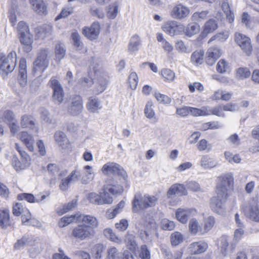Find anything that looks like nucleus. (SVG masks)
I'll use <instances>...</instances> for the list:
<instances>
[{"mask_svg": "<svg viewBox=\"0 0 259 259\" xmlns=\"http://www.w3.org/2000/svg\"><path fill=\"white\" fill-rule=\"evenodd\" d=\"M113 195V184L112 181L105 185L98 195L95 193H91L88 195V198L90 201L96 204L103 203L111 204L112 203Z\"/></svg>", "mask_w": 259, "mask_h": 259, "instance_id": "1", "label": "nucleus"}, {"mask_svg": "<svg viewBox=\"0 0 259 259\" xmlns=\"http://www.w3.org/2000/svg\"><path fill=\"white\" fill-rule=\"evenodd\" d=\"M216 193L219 196H228V192L231 190L234 185V178L232 174L222 175L218 178Z\"/></svg>", "mask_w": 259, "mask_h": 259, "instance_id": "2", "label": "nucleus"}, {"mask_svg": "<svg viewBox=\"0 0 259 259\" xmlns=\"http://www.w3.org/2000/svg\"><path fill=\"white\" fill-rule=\"evenodd\" d=\"M126 172L122 166L114 163V181L116 180V185L114 184V195L120 194L123 191V186L127 182Z\"/></svg>", "mask_w": 259, "mask_h": 259, "instance_id": "3", "label": "nucleus"}, {"mask_svg": "<svg viewBox=\"0 0 259 259\" xmlns=\"http://www.w3.org/2000/svg\"><path fill=\"white\" fill-rule=\"evenodd\" d=\"M48 85L53 91L52 96L53 102L58 105L61 104L64 100V92L59 80L55 77H52L49 81Z\"/></svg>", "mask_w": 259, "mask_h": 259, "instance_id": "4", "label": "nucleus"}, {"mask_svg": "<svg viewBox=\"0 0 259 259\" xmlns=\"http://www.w3.org/2000/svg\"><path fill=\"white\" fill-rule=\"evenodd\" d=\"M49 51L48 49H43L38 53V56L33 63V71L34 72H42L49 64Z\"/></svg>", "mask_w": 259, "mask_h": 259, "instance_id": "5", "label": "nucleus"}, {"mask_svg": "<svg viewBox=\"0 0 259 259\" xmlns=\"http://www.w3.org/2000/svg\"><path fill=\"white\" fill-rule=\"evenodd\" d=\"M83 100L79 95H73L70 97L67 107L68 113L72 116H77L83 110Z\"/></svg>", "mask_w": 259, "mask_h": 259, "instance_id": "6", "label": "nucleus"}, {"mask_svg": "<svg viewBox=\"0 0 259 259\" xmlns=\"http://www.w3.org/2000/svg\"><path fill=\"white\" fill-rule=\"evenodd\" d=\"M243 211L247 218L259 223V205L256 199H251L244 207Z\"/></svg>", "mask_w": 259, "mask_h": 259, "instance_id": "7", "label": "nucleus"}, {"mask_svg": "<svg viewBox=\"0 0 259 259\" xmlns=\"http://www.w3.org/2000/svg\"><path fill=\"white\" fill-rule=\"evenodd\" d=\"M16 65V54L15 52H10L6 58H0V69L8 73L12 72Z\"/></svg>", "mask_w": 259, "mask_h": 259, "instance_id": "8", "label": "nucleus"}, {"mask_svg": "<svg viewBox=\"0 0 259 259\" xmlns=\"http://www.w3.org/2000/svg\"><path fill=\"white\" fill-rule=\"evenodd\" d=\"M217 245L221 253L224 256H227L229 252L233 253L236 246V243L231 242L229 244V238L225 235L218 239Z\"/></svg>", "mask_w": 259, "mask_h": 259, "instance_id": "9", "label": "nucleus"}, {"mask_svg": "<svg viewBox=\"0 0 259 259\" xmlns=\"http://www.w3.org/2000/svg\"><path fill=\"white\" fill-rule=\"evenodd\" d=\"M94 233V229L89 226L80 225L73 229L72 235L77 239L83 240L91 238Z\"/></svg>", "mask_w": 259, "mask_h": 259, "instance_id": "10", "label": "nucleus"}, {"mask_svg": "<svg viewBox=\"0 0 259 259\" xmlns=\"http://www.w3.org/2000/svg\"><path fill=\"white\" fill-rule=\"evenodd\" d=\"M236 42L241 47L247 55L251 54L252 50L251 41L249 37L240 33H236L235 35Z\"/></svg>", "mask_w": 259, "mask_h": 259, "instance_id": "11", "label": "nucleus"}, {"mask_svg": "<svg viewBox=\"0 0 259 259\" xmlns=\"http://www.w3.org/2000/svg\"><path fill=\"white\" fill-rule=\"evenodd\" d=\"M197 211L194 208H179L176 211V218L181 223H187L188 219L195 215Z\"/></svg>", "mask_w": 259, "mask_h": 259, "instance_id": "12", "label": "nucleus"}, {"mask_svg": "<svg viewBox=\"0 0 259 259\" xmlns=\"http://www.w3.org/2000/svg\"><path fill=\"white\" fill-rule=\"evenodd\" d=\"M100 31V25L98 22H94L90 27H85L82 29V34L91 40L98 38Z\"/></svg>", "mask_w": 259, "mask_h": 259, "instance_id": "13", "label": "nucleus"}, {"mask_svg": "<svg viewBox=\"0 0 259 259\" xmlns=\"http://www.w3.org/2000/svg\"><path fill=\"white\" fill-rule=\"evenodd\" d=\"M228 197V196H219L217 194L216 196L212 197L210 202L211 209L216 213H220L224 209Z\"/></svg>", "mask_w": 259, "mask_h": 259, "instance_id": "14", "label": "nucleus"}, {"mask_svg": "<svg viewBox=\"0 0 259 259\" xmlns=\"http://www.w3.org/2000/svg\"><path fill=\"white\" fill-rule=\"evenodd\" d=\"M190 12L188 7L180 4L173 8L170 14L171 16L175 19H183L189 15Z\"/></svg>", "mask_w": 259, "mask_h": 259, "instance_id": "15", "label": "nucleus"}, {"mask_svg": "<svg viewBox=\"0 0 259 259\" xmlns=\"http://www.w3.org/2000/svg\"><path fill=\"white\" fill-rule=\"evenodd\" d=\"M146 208L147 206L144 196H143L141 194H136L132 201V211L134 213H139Z\"/></svg>", "mask_w": 259, "mask_h": 259, "instance_id": "16", "label": "nucleus"}, {"mask_svg": "<svg viewBox=\"0 0 259 259\" xmlns=\"http://www.w3.org/2000/svg\"><path fill=\"white\" fill-rule=\"evenodd\" d=\"M208 248L207 243L203 241H199L192 243L188 248L190 253L193 254H200L204 252Z\"/></svg>", "mask_w": 259, "mask_h": 259, "instance_id": "17", "label": "nucleus"}, {"mask_svg": "<svg viewBox=\"0 0 259 259\" xmlns=\"http://www.w3.org/2000/svg\"><path fill=\"white\" fill-rule=\"evenodd\" d=\"M19 82L22 87H24L27 83V75L26 71V61L24 58L20 60L19 66Z\"/></svg>", "mask_w": 259, "mask_h": 259, "instance_id": "18", "label": "nucleus"}, {"mask_svg": "<svg viewBox=\"0 0 259 259\" xmlns=\"http://www.w3.org/2000/svg\"><path fill=\"white\" fill-rule=\"evenodd\" d=\"M19 38L21 43L23 45V49L25 52L28 53L32 50L31 44L33 42V35L30 32H22L19 35Z\"/></svg>", "mask_w": 259, "mask_h": 259, "instance_id": "19", "label": "nucleus"}, {"mask_svg": "<svg viewBox=\"0 0 259 259\" xmlns=\"http://www.w3.org/2000/svg\"><path fill=\"white\" fill-rule=\"evenodd\" d=\"M187 192L185 187L183 184H175L172 185L168 189L167 192V196L170 198L175 195H186Z\"/></svg>", "mask_w": 259, "mask_h": 259, "instance_id": "20", "label": "nucleus"}, {"mask_svg": "<svg viewBox=\"0 0 259 259\" xmlns=\"http://www.w3.org/2000/svg\"><path fill=\"white\" fill-rule=\"evenodd\" d=\"M181 27L178 26L176 21H170L165 23L162 26L163 30L170 36H174L180 34Z\"/></svg>", "mask_w": 259, "mask_h": 259, "instance_id": "21", "label": "nucleus"}, {"mask_svg": "<svg viewBox=\"0 0 259 259\" xmlns=\"http://www.w3.org/2000/svg\"><path fill=\"white\" fill-rule=\"evenodd\" d=\"M54 138L55 142L62 149H66L68 146V140L66 135L62 131L55 132Z\"/></svg>", "mask_w": 259, "mask_h": 259, "instance_id": "22", "label": "nucleus"}, {"mask_svg": "<svg viewBox=\"0 0 259 259\" xmlns=\"http://www.w3.org/2000/svg\"><path fill=\"white\" fill-rule=\"evenodd\" d=\"M19 138L30 151H33L34 140L32 136L29 135L27 132H22L19 134Z\"/></svg>", "mask_w": 259, "mask_h": 259, "instance_id": "23", "label": "nucleus"}, {"mask_svg": "<svg viewBox=\"0 0 259 259\" xmlns=\"http://www.w3.org/2000/svg\"><path fill=\"white\" fill-rule=\"evenodd\" d=\"M78 222H82L85 224H89V227L92 228H96L98 226V222L97 219L90 215L78 214L77 219Z\"/></svg>", "mask_w": 259, "mask_h": 259, "instance_id": "24", "label": "nucleus"}, {"mask_svg": "<svg viewBox=\"0 0 259 259\" xmlns=\"http://www.w3.org/2000/svg\"><path fill=\"white\" fill-rule=\"evenodd\" d=\"M101 107V103L98 98L93 97L89 98L87 104V108L90 112H98Z\"/></svg>", "mask_w": 259, "mask_h": 259, "instance_id": "25", "label": "nucleus"}, {"mask_svg": "<svg viewBox=\"0 0 259 259\" xmlns=\"http://www.w3.org/2000/svg\"><path fill=\"white\" fill-rule=\"evenodd\" d=\"M200 164L202 168L207 169L215 167L217 165V162L213 158L208 155H203L200 161Z\"/></svg>", "mask_w": 259, "mask_h": 259, "instance_id": "26", "label": "nucleus"}, {"mask_svg": "<svg viewBox=\"0 0 259 259\" xmlns=\"http://www.w3.org/2000/svg\"><path fill=\"white\" fill-rule=\"evenodd\" d=\"M204 52L203 50L194 51L191 56V62L195 66L201 65L203 62Z\"/></svg>", "mask_w": 259, "mask_h": 259, "instance_id": "27", "label": "nucleus"}, {"mask_svg": "<svg viewBox=\"0 0 259 259\" xmlns=\"http://www.w3.org/2000/svg\"><path fill=\"white\" fill-rule=\"evenodd\" d=\"M11 225L9 210L7 209L0 210V226L6 228Z\"/></svg>", "mask_w": 259, "mask_h": 259, "instance_id": "28", "label": "nucleus"}, {"mask_svg": "<svg viewBox=\"0 0 259 259\" xmlns=\"http://www.w3.org/2000/svg\"><path fill=\"white\" fill-rule=\"evenodd\" d=\"M53 31V27L49 24H44L40 26L38 29L37 33L38 36L41 39H44L47 37L51 35Z\"/></svg>", "mask_w": 259, "mask_h": 259, "instance_id": "29", "label": "nucleus"}, {"mask_svg": "<svg viewBox=\"0 0 259 259\" xmlns=\"http://www.w3.org/2000/svg\"><path fill=\"white\" fill-rule=\"evenodd\" d=\"M141 45V39L139 35L135 34L130 39L128 49L131 52H135L138 51L139 46Z\"/></svg>", "mask_w": 259, "mask_h": 259, "instance_id": "30", "label": "nucleus"}, {"mask_svg": "<svg viewBox=\"0 0 259 259\" xmlns=\"http://www.w3.org/2000/svg\"><path fill=\"white\" fill-rule=\"evenodd\" d=\"M217 28L218 24L217 21L213 19H210L205 22L202 34L206 35L207 34L216 30Z\"/></svg>", "mask_w": 259, "mask_h": 259, "instance_id": "31", "label": "nucleus"}, {"mask_svg": "<svg viewBox=\"0 0 259 259\" xmlns=\"http://www.w3.org/2000/svg\"><path fill=\"white\" fill-rule=\"evenodd\" d=\"M35 240H33L32 238L23 237L14 244V247L16 249H20L21 247L25 245H34Z\"/></svg>", "mask_w": 259, "mask_h": 259, "instance_id": "32", "label": "nucleus"}, {"mask_svg": "<svg viewBox=\"0 0 259 259\" xmlns=\"http://www.w3.org/2000/svg\"><path fill=\"white\" fill-rule=\"evenodd\" d=\"M92 168V167L90 165H86L84 167V169L85 170V171L84 175L81 179L82 184H88L94 179V174L91 170Z\"/></svg>", "mask_w": 259, "mask_h": 259, "instance_id": "33", "label": "nucleus"}, {"mask_svg": "<svg viewBox=\"0 0 259 259\" xmlns=\"http://www.w3.org/2000/svg\"><path fill=\"white\" fill-rule=\"evenodd\" d=\"M222 8L225 13L227 19L228 20L229 22L230 23L233 22L234 16L231 10L228 0H223L222 4Z\"/></svg>", "mask_w": 259, "mask_h": 259, "instance_id": "34", "label": "nucleus"}, {"mask_svg": "<svg viewBox=\"0 0 259 259\" xmlns=\"http://www.w3.org/2000/svg\"><path fill=\"white\" fill-rule=\"evenodd\" d=\"M20 124L23 128H32L35 124V119L31 115H24L21 117Z\"/></svg>", "mask_w": 259, "mask_h": 259, "instance_id": "35", "label": "nucleus"}, {"mask_svg": "<svg viewBox=\"0 0 259 259\" xmlns=\"http://www.w3.org/2000/svg\"><path fill=\"white\" fill-rule=\"evenodd\" d=\"M200 31V26L196 23L189 24L185 29V33L188 36H192Z\"/></svg>", "mask_w": 259, "mask_h": 259, "instance_id": "36", "label": "nucleus"}, {"mask_svg": "<svg viewBox=\"0 0 259 259\" xmlns=\"http://www.w3.org/2000/svg\"><path fill=\"white\" fill-rule=\"evenodd\" d=\"M77 217L78 214L63 217L59 222V227L63 228L72 222H78V221H77Z\"/></svg>", "mask_w": 259, "mask_h": 259, "instance_id": "37", "label": "nucleus"}, {"mask_svg": "<svg viewBox=\"0 0 259 259\" xmlns=\"http://www.w3.org/2000/svg\"><path fill=\"white\" fill-rule=\"evenodd\" d=\"M32 9L37 13L42 15L46 14L47 12V6L43 1L30 4Z\"/></svg>", "mask_w": 259, "mask_h": 259, "instance_id": "38", "label": "nucleus"}, {"mask_svg": "<svg viewBox=\"0 0 259 259\" xmlns=\"http://www.w3.org/2000/svg\"><path fill=\"white\" fill-rule=\"evenodd\" d=\"M153 103L151 101H148L145 106V108L144 109V114L145 116L149 119L154 118L155 119L154 121L155 122H157V120L156 119L155 117V112L153 108Z\"/></svg>", "mask_w": 259, "mask_h": 259, "instance_id": "39", "label": "nucleus"}, {"mask_svg": "<svg viewBox=\"0 0 259 259\" xmlns=\"http://www.w3.org/2000/svg\"><path fill=\"white\" fill-rule=\"evenodd\" d=\"M125 242L127 247L133 252H134L137 247L135 236L132 234H128L125 236Z\"/></svg>", "mask_w": 259, "mask_h": 259, "instance_id": "40", "label": "nucleus"}, {"mask_svg": "<svg viewBox=\"0 0 259 259\" xmlns=\"http://www.w3.org/2000/svg\"><path fill=\"white\" fill-rule=\"evenodd\" d=\"M189 229L190 232L193 235H196L198 232L199 230L201 229L199 222L196 219L192 218L190 220Z\"/></svg>", "mask_w": 259, "mask_h": 259, "instance_id": "41", "label": "nucleus"}, {"mask_svg": "<svg viewBox=\"0 0 259 259\" xmlns=\"http://www.w3.org/2000/svg\"><path fill=\"white\" fill-rule=\"evenodd\" d=\"M71 38L74 46L78 50H81L83 48V43L80 40L81 38L79 33L76 31L73 32L71 34Z\"/></svg>", "mask_w": 259, "mask_h": 259, "instance_id": "42", "label": "nucleus"}, {"mask_svg": "<svg viewBox=\"0 0 259 259\" xmlns=\"http://www.w3.org/2000/svg\"><path fill=\"white\" fill-rule=\"evenodd\" d=\"M55 53L57 60L60 61L64 57L66 53L64 45L62 44H57L55 47Z\"/></svg>", "mask_w": 259, "mask_h": 259, "instance_id": "43", "label": "nucleus"}, {"mask_svg": "<svg viewBox=\"0 0 259 259\" xmlns=\"http://www.w3.org/2000/svg\"><path fill=\"white\" fill-rule=\"evenodd\" d=\"M183 241V235L179 232H175L170 236V241L172 246H177L182 243Z\"/></svg>", "mask_w": 259, "mask_h": 259, "instance_id": "44", "label": "nucleus"}, {"mask_svg": "<svg viewBox=\"0 0 259 259\" xmlns=\"http://www.w3.org/2000/svg\"><path fill=\"white\" fill-rule=\"evenodd\" d=\"M154 97L156 100L161 104H169L171 102V99L168 96L161 94L159 92H155Z\"/></svg>", "mask_w": 259, "mask_h": 259, "instance_id": "45", "label": "nucleus"}, {"mask_svg": "<svg viewBox=\"0 0 259 259\" xmlns=\"http://www.w3.org/2000/svg\"><path fill=\"white\" fill-rule=\"evenodd\" d=\"M250 72L246 67H240L236 70V76L240 79H243L249 77Z\"/></svg>", "mask_w": 259, "mask_h": 259, "instance_id": "46", "label": "nucleus"}, {"mask_svg": "<svg viewBox=\"0 0 259 259\" xmlns=\"http://www.w3.org/2000/svg\"><path fill=\"white\" fill-rule=\"evenodd\" d=\"M223 111V106L218 105L208 111L207 110V113H210V115L212 114L219 117H224L225 116V114Z\"/></svg>", "mask_w": 259, "mask_h": 259, "instance_id": "47", "label": "nucleus"}, {"mask_svg": "<svg viewBox=\"0 0 259 259\" xmlns=\"http://www.w3.org/2000/svg\"><path fill=\"white\" fill-rule=\"evenodd\" d=\"M190 113L194 116L210 115V113H207V110L205 109H198L191 107H190Z\"/></svg>", "mask_w": 259, "mask_h": 259, "instance_id": "48", "label": "nucleus"}, {"mask_svg": "<svg viewBox=\"0 0 259 259\" xmlns=\"http://www.w3.org/2000/svg\"><path fill=\"white\" fill-rule=\"evenodd\" d=\"M161 227L163 230L171 231L175 228V224L174 222L164 219L161 222Z\"/></svg>", "mask_w": 259, "mask_h": 259, "instance_id": "49", "label": "nucleus"}, {"mask_svg": "<svg viewBox=\"0 0 259 259\" xmlns=\"http://www.w3.org/2000/svg\"><path fill=\"white\" fill-rule=\"evenodd\" d=\"M104 175L109 176L113 174V163L108 162L105 164L101 168Z\"/></svg>", "mask_w": 259, "mask_h": 259, "instance_id": "50", "label": "nucleus"}, {"mask_svg": "<svg viewBox=\"0 0 259 259\" xmlns=\"http://www.w3.org/2000/svg\"><path fill=\"white\" fill-rule=\"evenodd\" d=\"M161 75L167 81H171L175 78V73L169 69H163L161 70Z\"/></svg>", "mask_w": 259, "mask_h": 259, "instance_id": "51", "label": "nucleus"}, {"mask_svg": "<svg viewBox=\"0 0 259 259\" xmlns=\"http://www.w3.org/2000/svg\"><path fill=\"white\" fill-rule=\"evenodd\" d=\"M215 224V219L213 217L209 216L204 221V229L206 232L209 231Z\"/></svg>", "mask_w": 259, "mask_h": 259, "instance_id": "52", "label": "nucleus"}, {"mask_svg": "<svg viewBox=\"0 0 259 259\" xmlns=\"http://www.w3.org/2000/svg\"><path fill=\"white\" fill-rule=\"evenodd\" d=\"M228 68L227 62L224 59H221L218 62L216 69L218 72L224 73L227 71Z\"/></svg>", "mask_w": 259, "mask_h": 259, "instance_id": "53", "label": "nucleus"}, {"mask_svg": "<svg viewBox=\"0 0 259 259\" xmlns=\"http://www.w3.org/2000/svg\"><path fill=\"white\" fill-rule=\"evenodd\" d=\"M26 208H24L20 203H16L13 208V213L16 216H19L25 213Z\"/></svg>", "mask_w": 259, "mask_h": 259, "instance_id": "54", "label": "nucleus"}, {"mask_svg": "<svg viewBox=\"0 0 259 259\" xmlns=\"http://www.w3.org/2000/svg\"><path fill=\"white\" fill-rule=\"evenodd\" d=\"M208 14V11H203L200 12H195L193 14L192 16V20L199 21L203 20L206 17Z\"/></svg>", "mask_w": 259, "mask_h": 259, "instance_id": "55", "label": "nucleus"}, {"mask_svg": "<svg viewBox=\"0 0 259 259\" xmlns=\"http://www.w3.org/2000/svg\"><path fill=\"white\" fill-rule=\"evenodd\" d=\"M145 200L147 208L155 206L157 201V198L154 196L144 195Z\"/></svg>", "mask_w": 259, "mask_h": 259, "instance_id": "56", "label": "nucleus"}, {"mask_svg": "<svg viewBox=\"0 0 259 259\" xmlns=\"http://www.w3.org/2000/svg\"><path fill=\"white\" fill-rule=\"evenodd\" d=\"M97 84V85L94 92L95 94H99L102 93L105 90L107 81L103 79L101 80L98 81Z\"/></svg>", "mask_w": 259, "mask_h": 259, "instance_id": "57", "label": "nucleus"}, {"mask_svg": "<svg viewBox=\"0 0 259 259\" xmlns=\"http://www.w3.org/2000/svg\"><path fill=\"white\" fill-rule=\"evenodd\" d=\"M18 199L23 200L25 199L30 203H34L36 202V199L34 196L30 193H22L20 194L17 196Z\"/></svg>", "mask_w": 259, "mask_h": 259, "instance_id": "58", "label": "nucleus"}, {"mask_svg": "<svg viewBox=\"0 0 259 259\" xmlns=\"http://www.w3.org/2000/svg\"><path fill=\"white\" fill-rule=\"evenodd\" d=\"M41 119L47 123H51L52 117L48 110L42 109L41 111Z\"/></svg>", "mask_w": 259, "mask_h": 259, "instance_id": "59", "label": "nucleus"}, {"mask_svg": "<svg viewBox=\"0 0 259 259\" xmlns=\"http://www.w3.org/2000/svg\"><path fill=\"white\" fill-rule=\"evenodd\" d=\"M176 50L182 53H189V51H188L187 46L185 45L184 42L180 40L178 41L175 45Z\"/></svg>", "mask_w": 259, "mask_h": 259, "instance_id": "60", "label": "nucleus"}, {"mask_svg": "<svg viewBox=\"0 0 259 259\" xmlns=\"http://www.w3.org/2000/svg\"><path fill=\"white\" fill-rule=\"evenodd\" d=\"M229 37L228 32H223L217 34L213 36L210 40H217L218 41L223 42L225 41Z\"/></svg>", "mask_w": 259, "mask_h": 259, "instance_id": "61", "label": "nucleus"}, {"mask_svg": "<svg viewBox=\"0 0 259 259\" xmlns=\"http://www.w3.org/2000/svg\"><path fill=\"white\" fill-rule=\"evenodd\" d=\"M140 257L142 259H150V251L148 249L147 245H143L141 246Z\"/></svg>", "mask_w": 259, "mask_h": 259, "instance_id": "62", "label": "nucleus"}, {"mask_svg": "<svg viewBox=\"0 0 259 259\" xmlns=\"http://www.w3.org/2000/svg\"><path fill=\"white\" fill-rule=\"evenodd\" d=\"M206 55L212 56L215 60H217L221 56L220 50L216 48H209L207 50Z\"/></svg>", "mask_w": 259, "mask_h": 259, "instance_id": "63", "label": "nucleus"}, {"mask_svg": "<svg viewBox=\"0 0 259 259\" xmlns=\"http://www.w3.org/2000/svg\"><path fill=\"white\" fill-rule=\"evenodd\" d=\"M243 228H239L235 230L234 234V241L233 242L237 244L241 240L244 233Z\"/></svg>", "mask_w": 259, "mask_h": 259, "instance_id": "64", "label": "nucleus"}]
</instances>
